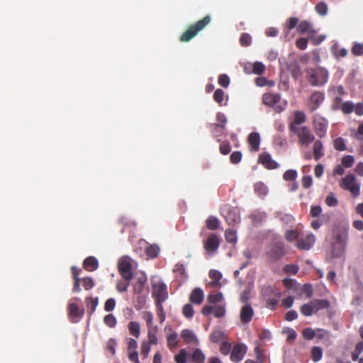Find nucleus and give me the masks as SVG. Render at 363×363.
Returning a JSON list of instances; mask_svg holds the SVG:
<instances>
[{"label": "nucleus", "instance_id": "9d476101", "mask_svg": "<svg viewBox=\"0 0 363 363\" xmlns=\"http://www.w3.org/2000/svg\"><path fill=\"white\" fill-rule=\"evenodd\" d=\"M291 132L297 135L298 143L301 145H308L315 140L314 135L307 126L299 127L295 131Z\"/></svg>", "mask_w": 363, "mask_h": 363}, {"label": "nucleus", "instance_id": "8fccbe9b", "mask_svg": "<svg viewBox=\"0 0 363 363\" xmlns=\"http://www.w3.org/2000/svg\"><path fill=\"white\" fill-rule=\"evenodd\" d=\"M315 11L320 16H325L328 13V5L323 1L318 3L315 7Z\"/></svg>", "mask_w": 363, "mask_h": 363}, {"label": "nucleus", "instance_id": "2eb2a0df", "mask_svg": "<svg viewBox=\"0 0 363 363\" xmlns=\"http://www.w3.org/2000/svg\"><path fill=\"white\" fill-rule=\"evenodd\" d=\"M315 241V236L310 233L304 238L298 240L295 244L296 247L301 250H308L314 245Z\"/></svg>", "mask_w": 363, "mask_h": 363}, {"label": "nucleus", "instance_id": "c756f323", "mask_svg": "<svg viewBox=\"0 0 363 363\" xmlns=\"http://www.w3.org/2000/svg\"><path fill=\"white\" fill-rule=\"evenodd\" d=\"M85 302L87 308V313H89V315H91L92 313L95 311L96 308L99 303V299L97 297H86L85 299Z\"/></svg>", "mask_w": 363, "mask_h": 363}, {"label": "nucleus", "instance_id": "a19ab883", "mask_svg": "<svg viewBox=\"0 0 363 363\" xmlns=\"http://www.w3.org/2000/svg\"><path fill=\"white\" fill-rule=\"evenodd\" d=\"M311 357L313 362L320 361L323 357V350L320 347L314 346L311 350Z\"/></svg>", "mask_w": 363, "mask_h": 363}, {"label": "nucleus", "instance_id": "7c9ffc66", "mask_svg": "<svg viewBox=\"0 0 363 363\" xmlns=\"http://www.w3.org/2000/svg\"><path fill=\"white\" fill-rule=\"evenodd\" d=\"M266 213L259 211H255L249 216V218L255 225L262 223L266 219Z\"/></svg>", "mask_w": 363, "mask_h": 363}, {"label": "nucleus", "instance_id": "4468645a", "mask_svg": "<svg viewBox=\"0 0 363 363\" xmlns=\"http://www.w3.org/2000/svg\"><path fill=\"white\" fill-rule=\"evenodd\" d=\"M247 350V346L242 343L235 345L232 349L230 360L236 363L240 362L246 354Z\"/></svg>", "mask_w": 363, "mask_h": 363}, {"label": "nucleus", "instance_id": "f3484780", "mask_svg": "<svg viewBox=\"0 0 363 363\" xmlns=\"http://www.w3.org/2000/svg\"><path fill=\"white\" fill-rule=\"evenodd\" d=\"M254 313L251 305L249 303L245 304L240 309V318L241 323L243 324L249 323L252 320Z\"/></svg>", "mask_w": 363, "mask_h": 363}, {"label": "nucleus", "instance_id": "4c0bfd02", "mask_svg": "<svg viewBox=\"0 0 363 363\" xmlns=\"http://www.w3.org/2000/svg\"><path fill=\"white\" fill-rule=\"evenodd\" d=\"M207 300L211 304L219 303L223 301V296L221 292L211 293L208 296Z\"/></svg>", "mask_w": 363, "mask_h": 363}, {"label": "nucleus", "instance_id": "c9c22d12", "mask_svg": "<svg viewBox=\"0 0 363 363\" xmlns=\"http://www.w3.org/2000/svg\"><path fill=\"white\" fill-rule=\"evenodd\" d=\"M216 121L217 123L213 125L214 130L216 128H220L221 131L225 129V123L227 122V119L225 116L222 113H218L216 114ZM216 133V130H214Z\"/></svg>", "mask_w": 363, "mask_h": 363}, {"label": "nucleus", "instance_id": "5fc2aeb1", "mask_svg": "<svg viewBox=\"0 0 363 363\" xmlns=\"http://www.w3.org/2000/svg\"><path fill=\"white\" fill-rule=\"evenodd\" d=\"M302 336L306 340H312L315 337V331L311 328H306L302 330Z\"/></svg>", "mask_w": 363, "mask_h": 363}, {"label": "nucleus", "instance_id": "0eeeda50", "mask_svg": "<svg viewBox=\"0 0 363 363\" xmlns=\"http://www.w3.org/2000/svg\"><path fill=\"white\" fill-rule=\"evenodd\" d=\"M262 294L266 299L267 307L274 310L279 303L281 293L272 286H267L263 289Z\"/></svg>", "mask_w": 363, "mask_h": 363}, {"label": "nucleus", "instance_id": "79ce46f5", "mask_svg": "<svg viewBox=\"0 0 363 363\" xmlns=\"http://www.w3.org/2000/svg\"><path fill=\"white\" fill-rule=\"evenodd\" d=\"M188 354L185 349H182L178 354L174 355V361L176 363H186Z\"/></svg>", "mask_w": 363, "mask_h": 363}, {"label": "nucleus", "instance_id": "4be33fe9", "mask_svg": "<svg viewBox=\"0 0 363 363\" xmlns=\"http://www.w3.org/2000/svg\"><path fill=\"white\" fill-rule=\"evenodd\" d=\"M204 298L203 291L201 288H195L189 296V301L191 303L199 305Z\"/></svg>", "mask_w": 363, "mask_h": 363}, {"label": "nucleus", "instance_id": "052dcab7", "mask_svg": "<svg viewBox=\"0 0 363 363\" xmlns=\"http://www.w3.org/2000/svg\"><path fill=\"white\" fill-rule=\"evenodd\" d=\"M354 163V158L352 155H346L342 158V164L346 168L352 167Z\"/></svg>", "mask_w": 363, "mask_h": 363}, {"label": "nucleus", "instance_id": "0e129e2a", "mask_svg": "<svg viewBox=\"0 0 363 363\" xmlns=\"http://www.w3.org/2000/svg\"><path fill=\"white\" fill-rule=\"evenodd\" d=\"M290 72L291 74V76L295 79H297L301 76V69L299 65L297 63H294L291 65Z\"/></svg>", "mask_w": 363, "mask_h": 363}, {"label": "nucleus", "instance_id": "cd10ccee", "mask_svg": "<svg viewBox=\"0 0 363 363\" xmlns=\"http://www.w3.org/2000/svg\"><path fill=\"white\" fill-rule=\"evenodd\" d=\"M323 149L322 142L319 140H315L313 146V155L315 160H319L323 156Z\"/></svg>", "mask_w": 363, "mask_h": 363}, {"label": "nucleus", "instance_id": "680f3d73", "mask_svg": "<svg viewBox=\"0 0 363 363\" xmlns=\"http://www.w3.org/2000/svg\"><path fill=\"white\" fill-rule=\"evenodd\" d=\"M297 177V172L294 169H289L286 171L283 175V178L286 181H294Z\"/></svg>", "mask_w": 363, "mask_h": 363}, {"label": "nucleus", "instance_id": "6e6d98bb", "mask_svg": "<svg viewBox=\"0 0 363 363\" xmlns=\"http://www.w3.org/2000/svg\"><path fill=\"white\" fill-rule=\"evenodd\" d=\"M182 312L186 318H191L194 314L193 306L190 303H186L184 306Z\"/></svg>", "mask_w": 363, "mask_h": 363}, {"label": "nucleus", "instance_id": "aec40b11", "mask_svg": "<svg viewBox=\"0 0 363 363\" xmlns=\"http://www.w3.org/2000/svg\"><path fill=\"white\" fill-rule=\"evenodd\" d=\"M281 100V95L274 93H265L262 96V102L266 106L272 107Z\"/></svg>", "mask_w": 363, "mask_h": 363}, {"label": "nucleus", "instance_id": "f8f14e48", "mask_svg": "<svg viewBox=\"0 0 363 363\" xmlns=\"http://www.w3.org/2000/svg\"><path fill=\"white\" fill-rule=\"evenodd\" d=\"M118 272L122 278L133 279L131 259L128 257H122L118 262Z\"/></svg>", "mask_w": 363, "mask_h": 363}, {"label": "nucleus", "instance_id": "603ef678", "mask_svg": "<svg viewBox=\"0 0 363 363\" xmlns=\"http://www.w3.org/2000/svg\"><path fill=\"white\" fill-rule=\"evenodd\" d=\"M298 266L294 264H286L283 267V271L284 272V273L288 274H296L298 272Z\"/></svg>", "mask_w": 363, "mask_h": 363}, {"label": "nucleus", "instance_id": "393cba45", "mask_svg": "<svg viewBox=\"0 0 363 363\" xmlns=\"http://www.w3.org/2000/svg\"><path fill=\"white\" fill-rule=\"evenodd\" d=\"M189 359L192 363H204L206 356L200 349L196 348L189 355Z\"/></svg>", "mask_w": 363, "mask_h": 363}, {"label": "nucleus", "instance_id": "a878e982", "mask_svg": "<svg viewBox=\"0 0 363 363\" xmlns=\"http://www.w3.org/2000/svg\"><path fill=\"white\" fill-rule=\"evenodd\" d=\"M98 261L94 257H88L83 262L84 268L89 272L96 270L98 268Z\"/></svg>", "mask_w": 363, "mask_h": 363}, {"label": "nucleus", "instance_id": "3c124183", "mask_svg": "<svg viewBox=\"0 0 363 363\" xmlns=\"http://www.w3.org/2000/svg\"><path fill=\"white\" fill-rule=\"evenodd\" d=\"M146 303V296L143 294H139L137 297L136 302L135 304V308L140 311L145 308Z\"/></svg>", "mask_w": 363, "mask_h": 363}, {"label": "nucleus", "instance_id": "13d9d810", "mask_svg": "<svg viewBox=\"0 0 363 363\" xmlns=\"http://www.w3.org/2000/svg\"><path fill=\"white\" fill-rule=\"evenodd\" d=\"M145 280L139 279L133 284V291L135 294H141L144 289Z\"/></svg>", "mask_w": 363, "mask_h": 363}, {"label": "nucleus", "instance_id": "dca6fc26", "mask_svg": "<svg viewBox=\"0 0 363 363\" xmlns=\"http://www.w3.org/2000/svg\"><path fill=\"white\" fill-rule=\"evenodd\" d=\"M297 32L300 34H307L308 39L313 38L316 33L311 23L307 21H302L298 23Z\"/></svg>", "mask_w": 363, "mask_h": 363}, {"label": "nucleus", "instance_id": "a211bd4d", "mask_svg": "<svg viewBox=\"0 0 363 363\" xmlns=\"http://www.w3.org/2000/svg\"><path fill=\"white\" fill-rule=\"evenodd\" d=\"M306 121V116L302 111H295L294 112V119L289 124V130L295 131L296 129L299 128L297 127L299 125L304 123Z\"/></svg>", "mask_w": 363, "mask_h": 363}, {"label": "nucleus", "instance_id": "bb28decb", "mask_svg": "<svg viewBox=\"0 0 363 363\" xmlns=\"http://www.w3.org/2000/svg\"><path fill=\"white\" fill-rule=\"evenodd\" d=\"M181 337L187 344L198 342V339L196 337V335L194 334V333L191 330H190L189 329H185L182 331Z\"/></svg>", "mask_w": 363, "mask_h": 363}, {"label": "nucleus", "instance_id": "338daca9", "mask_svg": "<svg viewBox=\"0 0 363 363\" xmlns=\"http://www.w3.org/2000/svg\"><path fill=\"white\" fill-rule=\"evenodd\" d=\"M240 43L242 46H249L252 43V38L248 33H242L240 38Z\"/></svg>", "mask_w": 363, "mask_h": 363}, {"label": "nucleus", "instance_id": "49530a36", "mask_svg": "<svg viewBox=\"0 0 363 363\" xmlns=\"http://www.w3.org/2000/svg\"><path fill=\"white\" fill-rule=\"evenodd\" d=\"M225 97L224 91L220 89H217L213 94V99L219 105H222Z\"/></svg>", "mask_w": 363, "mask_h": 363}, {"label": "nucleus", "instance_id": "5701e85b", "mask_svg": "<svg viewBox=\"0 0 363 363\" xmlns=\"http://www.w3.org/2000/svg\"><path fill=\"white\" fill-rule=\"evenodd\" d=\"M248 143L251 150L257 152L259 149L260 137L258 133H251L248 136Z\"/></svg>", "mask_w": 363, "mask_h": 363}, {"label": "nucleus", "instance_id": "c03bdc74", "mask_svg": "<svg viewBox=\"0 0 363 363\" xmlns=\"http://www.w3.org/2000/svg\"><path fill=\"white\" fill-rule=\"evenodd\" d=\"M213 315L216 318H223L225 315V305H216L213 306Z\"/></svg>", "mask_w": 363, "mask_h": 363}, {"label": "nucleus", "instance_id": "412c9836", "mask_svg": "<svg viewBox=\"0 0 363 363\" xmlns=\"http://www.w3.org/2000/svg\"><path fill=\"white\" fill-rule=\"evenodd\" d=\"M225 218L229 225H235L240 221V216L235 208L229 209L225 214Z\"/></svg>", "mask_w": 363, "mask_h": 363}, {"label": "nucleus", "instance_id": "f704fd0d", "mask_svg": "<svg viewBox=\"0 0 363 363\" xmlns=\"http://www.w3.org/2000/svg\"><path fill=\"white\" fill-rule=\"evenodd\" d=\"M315 312L321 309L328 308L330 306V302L326 299H314L312 301Z\"/></svg>", "mask_w": 363, "mask_h": 363}, {"label": "nucleus", "instance_id": "774afa93", "mask_svg": "<svg viewBox=\"0 0 363 363\" xmlns=\"http://www.w3.org/2000/svg\"><path fill=\"white\" fill-rule=\"evenodd\" d=\"M218 84L224 87L227 88L230 84V78L227 74H222L218 77Z\"/></svg>", "mask_w": 363, "mask_h": 363}, {"label": "nucleus", "instance_id": "e2e57ef3", "mask_svg": "<svg viewBox=\"0 0 363 363\" xmlns=\"http://www.w3.org/2000/svg\"><path fill=\"white\" fill-rule=\"evenodd\" d=\"M224 337V334L222 331L216 330L211 333L210 336V340L212 342L217 343L221 340H223Z\"/></svg>", "mask_w": 363, "mask_h": 363}, {"label": "nucleus", "instance_id": "6ab92c4d", "mask_svg": "<svg viewBox=\"0 0 363 363\" xmlns=\"http://www.w3.org/2000/svg\"><path fill=\"white\" fill-rule=\"evenodd\" d=\"M259 162L269 169H276L279 166L277 162L273 160L271 157V155L267 152H264L259 155Z\"/></svg>", "mask_w": 363, "mask_h": 363}, {"label": "nucleus", "instance_id": "ddd939ff", "mask_svg": "<svg viewBox=\"0 0 363 363\" xmlns=\"http://www.w3.org/2000/svg\"><path fill=\"white\" fill-rule=\"evenodd\" d=\"M67 308L69 318L73 323L79 322L84 315V308L79 307L74 303H69Z\"/></svg>", "mask_w": 363, "mask_h": 363}, {"label": "nucleus", "instance_id": "6e6552de", "mask_svg": "<svg viewBox=\"0 0 363 363\" xmlns=\"http://www.w3.org/2000/svg\"><path fill=\"white\" fill-rule=\"evenodd\" d=\"M152 296L155 300V305H162L168 298L167 286L164 283L154 284L152 285Z\"/></svg>", "mask_w": 363, "mask_h": 363}, {"label": "nucleus", "instance_id": "bf43d9fd", "mask_svg": "<svg viewBox=\"0 0 363 363\" xmlns=\"http://www.w3.org/2000/svg\"><path fill=\"white\" fill-rule=\"evenodd\" d=\"M299 233L296 230H289L285 233V238L289 242L294 241L298 238Z\"/></svg>", "mask_w": 363, "mask_h": 363}, {"label": "nucleus", "instance_id": "c85d7f7f", "mask_svg": "<svg viewBox=\"0 0 363 363\" xmlns=\"http://www.w3.org/2000/svg\"><path fill=\"white\" fill-rule=\"evenodd\" d=\"M128 329L130 335L138 338L140 335V325L136 321H130L128 324Z\"/></svg>", "mask_w": 363, "mask_h": 363}, {"label": "nucleus", "instance_id": "de8ad7c7", "mask_svg": "<svg viewBox=\"0 0 363 363\" xmlns=\"http://www.w3.org/2000/svg\"><path fill=\"white\" fill-rule=\"evenodd\" d=\"M178 336L176 333H172L167 336V345L172 349L176 347L178 345Z\"/></svg>", "mask_w": 363, "mask_h": 363}, {"label": "nucleus", "instance_id": "39448f33", "mask_svg": "<svg viewBox=\"0 0 363 363\" xmlns=\"http://www.w3.org/2000/svg\"><path fill=\"white\" fill-rule=\"evenodd\" d=\"M340 186L349 191L354 197H357L360 194V185L357 182L356 177L350 174L342 179Z\"/></svg>", "mask_w": 363, "mask_h": 363}, {"label": "nucleus", "instance_id": "f03ea898", "mask_svg": "<svg viewBox=\"0 0 363 363\" xmlns=\"http://www.w3.org/2000/svg\"><path fill=\"white\" fill-rule=\"evenodd\" d=\"M211 21L209 15H206L202 19L190 25L186 30L182 33L179 40L181 42H189L194 38L200 31L203 30Z\"/></svg>", "mask_w": 363, "mask_h": 363}, {"label": "nucleus", "instance_id": "473e14b6", "mask_svg": "<svg viewBox=\"0 0 363 363\" xmlns=\"http://www.w3.org/2000/svg\"><path fill=\"white\" fill-rule=\"evenodd\" d=\"M209 277L212 279L211 285L213 286H220V280L222 278L221 273L216 269H211L209 272Z\"/></svg>", "mask_w": 363, "mask_h": 363}, {"label": "nucleus", "instance_id": "2f4dec72", "mask_svg": "<svg viewBox=\"0 0 363 363\" xmlns=\"http://www.w3.org/2000/svg\"><path fill=\"white\" fill-rule=\"evenodd\" d=\"M225 238L227 242L235 245L238 240L236 230L233 228H228L225 233Z\"/></svg>", "mask_w": 363, "mask_h": 363}, {"label": "nucleus", "instance_id": "9b49d317", "mask_svg": "<svg viewBox=\"0 0 363 363\" xmlns=\"http://www.w3.org/2000/svg\"><path fill=\"white\" fill-rule=\"evenodd\" d=\"M221 239L215 234H211L203 241V247L206 253L209 255H213L217 252L220 244Z\"/></svg>", "mask_w": 363, "mask_h": 363}, {"label": "nucleus", "instance_id": "1a4fd4ad", "mask_svg": "<svg viewBox=\"0 0 363 363\" xmlns=\"http://www.w3.org/2000/svg\"><path fill=\"white\" fill-rule=\"evenodd\" d=\"M325 100V94L320 91H313L307 101V107L313 113L319 108Z\"/></svg>", "mask_w": 363, "mask_h": 363}, {"label": "nucleus", "instance_id": "864d4df0", "mask_svg": "<svg viewBox=\"0 0 363 363\" xmlns=\"http://www.w3.org/2000/svg\"><path fill=\"white\" fill-rule=\"evenodd\" d=\"M354 105L351 101H345L341 106V111L345 113L349 114L354 111Z\"/></svg>", "mask_w": 363, "mask_h": 363}, {"label": "nucleus", "instance_id": "f257e3e1", "mask_svg": "<svg viewBox=\"0 0 363 363\" xmlns=\"http://www.w3.org/2000/svg\"><path fill=\"white\" fill-rule=\"evenodd\" d=\"M348 238L347 228H333L327 240L331 245L333 257H340L343 255Z\"/></svg>", "mask_w": 363, "mask_h": 363}, {"label": "nucleus", "instance_id": "4d7b16f0", "mask_svg": "<svg viewBox=\"0 0 363 363\" xmlns=\"http://www.w3.org/2000/svg\"><path fill=\"white\" fill-rule=\"evenodd\" d=\"M104 321V323L110 328L115 327L117 323L116 318L113 314H108L105 315Z\"/></svg>", "mask_w": 363, "mask_h": 363}, {"label": "nucleus", "instance_id": "b1692460", "mask_svg": "<svg viewBox=\"0 0 363 363\" xmlns=\"http://www.w3.org/2000/svg\"><path fill=\"white\" fill-rule=\"evenodd\" d=\"M140 244L145 245V253L152 259L157 257L160 252V247L157 245H148L146 242L141 240Z\"/></svg>", "mask_w": 363, "mask_h": 363}, {"label": "nucleus", "instance_id": "58836bf2", "mask_svg": "<svg viewBox=\"0 0 363 363\" xmlns=\"http://www.w3.org/2000/svg\"><path fill=\"white\" fill-rule=\"evenodd\" d=\"M147 332V337H148V343L151 345L157 344V332L158 330L157 326H155L152 328H148Z\"/></svg>", "mask_w": 363, "mask_h": 363}, {"label": "nucleus", "instance_id": "20e7f679", "mask_svg": "<svg viewBox=\"0 0 363 363\" xmlns=\"http://www.w3.org/2000/svg\"><path fill=\"white\" fill-rule=\"evenodd\" d=\"M286 253L285 244L281 241H276L269 245L266 257L269 262H275L284 257Z\"/></svg>", "mask_w": 363, "mask_h": 363}, {"label": "nucleus", "instance_id": "37998d69", "mask_svg": "<svg viewBox=\"0 0 363 363\" xmlns=\"http://www.w3.org/2000/svg\"><path fill=\"white\" fill-rule=\"evenodd\" d=\"M333 146L334 148L338 151H345L347 149L345 139L341 137H338L334 140Z\"/></svg>", "mask_w": 363, "mask_h": 363}, {"label": "nucleus", "instance_id": "7ed1b4c3", "mask_svg": "<svg viewBox=\"0 0 363 363\" xmlns=\"http://www.w3.org/2000/svg\"><path fill=\"white\" fill-rule=\"evenodd\" d=\"M308 82L313 86H323L328 79V72L323 67L308 68L306 69Z\"/></svg>", "mask_w": 363, "mask_h": 363}, {"label": "nucleus", "instance_id": "a18cd8bd", "mask_svg": "<svg viewBox=\"0 0 363 363\" xmlns=\"http://www.w3.org/2000/svg\"><path fill=\"white\" fill-rule=\"evenodd\" d=\"M250 66L252 67V72L255 74L260 75L265 71V66L260 62H256L254 64H251Z\"/></svg>", "mask_w": 363, "mask_h": 363}, {"label": "nucleus", "instance_id": "423d86ee", "mask_svg": "<svg viewBox=\"0 0 363 363\" xmlns=\"http://www.w3.org/2000/svg\"><path fill=\"white\" fill-rule=\"evenodd\" d=\"M328 127V120L320 114L315 113L313 116V128L320 138H323L326 135Z\"/></svg>", "mask_w": 363, "mask_h": 363}, {"label": "nucleus", "instance_id": "09e8293b", "mask_svg": "<svg viewBox=\"0 0 363 363\" xmlns=\"http://www.w3.org/2000/svg\"><path fill=\"white\" fill-rule=\"evenodd\" d=\"M143 318L145 320L147 329L155 328L153 325V315L150 311H145L143 313Z\"/></svg>", "mask_w": 363, "mask_h": 363}, {"label": "nucleus", "instance_id": "72a5a7b5", "mask_svg": "<svg viewBox=\"0 0 363 363\" xmlns=\"http://www.w3.org/2000/svg\"><path fill=\"white\" fill-rule=\"evenodd\" d=\"M254 191L259 196H264L267 194L268 189L267 186L261 182H256L254 184Z\"/></svg>", "mask_w": 363, "mask_h": 363}, {"label": "nucleus", "instance_id": "69168bd1", "mask_svg": "<svg viewBox=\"0 0 363 363\" xmlns=\"http://www.w3.org/2000/svg\"><path fill=\"white\" fill-rule=\"evenodd\" d=\"M352 53L355 56L363 55V45L361 43H354L352 48Z\"/></svg>", "mask_w": 363, "mask_h": 363}, {"label": "nucleus", "instance_id": "e433bc0d", "mask_svg": "<svg viewBox=\"0 0 363 363\" xmlns=\"http://www.w3.org/2000/svg\"><path fill=\"white\" fill-rule=\"evenodd\" d=\"M301 313L305 316H310L313 313H316L313 303L311 301L308 303H305L301 306Z\"/></svg>", "mask_w": 363, "mask_h": 363}, {"label": "nucleus", "instance_id": "ea45409f", "mask_svg": "<svg viewBox=\"0 0 363 363\" xmlns=\"http://www.w3.org/2000/svg\"><path fill=\"white\" fill-rule=\"evenodd\" d=\"M130 281L131 279H128L127 278H122L121 280H118L116 284L117 291L120 293L126 291Z\"/></svg>", "mask_w": 363, "mask_h": 363}]
</instances>
